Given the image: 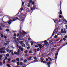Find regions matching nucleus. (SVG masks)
I'll return each mask as SVG.
<instances>
[{
  "instance_id": "nucleus-1",
  "label": "nucleus",
  "mask_w": 67,
  "mask_h": 67,
  "mask_svg": "<svg viewBox=\"0 0 67 67\" xmlns=\"http://www.w3.org/2000/svg\"><path fill=\"white\" fill-rule=\"evenodd\" d=\"M47 44H48V42H46L45 43H44V44H43L42 46V44L41 45V44H38V45L40 47L39 48L41 49L42 48H43V47H44L45 46V45H47Z\"/></svg>"
},
{
  "instance_id": "nucleus-2",
  "label": "nucleus",
  "mask_w": 67,
  "mask_h": 67,
  "mask_svg": "<svg viewBox=\"0 0 67 67\" xmlns=\"http://www.w3.org/2000/svg\"><path fill=\"white\" fill-rule=\"evenodd\" d=\"M16 19H17V18L16 17V18H13L12 19L9 20L8 21L9 24H10L11 23V22H13V21H15L16 20Z\"/></svg>"
},
{
  "instance_id": "nucleus-3",
  "label": "nucleus",
  "mask_w": 67,
  "mask_h": 67,
  "mask_svg": "<svg viewBox=\"0 0 67 67\" xmlns=\"http://www.w3.org/2000/svg\"><path fill=\"white\" fill-rule=\"evenodd\" d=\"M41 60V61H40V62H41L42 63H45V64H46V63H47V62H46V61H44L43 60H44V58H43L41 57L40 58Z\"/></svg>"
},
{
  "instance_id": "nucleus-4",
  "label": "nucleus",
  "mask_w": 67,
  "mask_h": 67,
  "mask_svg": "<svg viewBox=\"0 0 67 67\" xmlns=\"http://www.w3.org/2000/svg\"><path fill=\"white\" fill-rule=\"evenodd\" d=\"M55 30H54V32H53L52 35L51 37L50 38H49V39H47V40H49V39H51V38H52L53 36H54V33H55Z\"/></svg>"
},
{
  "instance_id": "nucleus-5",
  "label": "nucleus",
  "mask_w": 67,
  "mask_h": 67,
  "mask_svg": "<svg viewBox=\"0 0 67 67\" xmlns=\"http://www.w3.org/2000/svg\"><path fill=\"white\" fill-rule=\"evenodd\" d=\"M6 50L8 52H9V53H12L13 52V51L8 49H6Z\"/></svg>"
},
{
  "instance_id": "nucleus-6",
  "label": "nucleus",
  "mask_w": 67,
  "mask_h": 67,
  "mask_svg": "<svg viewBox=\"0 0 67 67\" xmlns=\"http://www.w3.org/2000/svg\"><path fill=\"white\" fill-rule=\"evenodd\" d=\"M64 37L65 38H63V40H64V42H65V41H66V40H67V39H66V38H67V36H64Z\"/></svg>"
},
{
  "instance_id": "nucleus-7",
  "label": "nucleus",
  "mask_w": 67,
  "mask_h": 67,
  "mask_svg": "<svg viewBox=\"0 0 67 67\" xmlns=\"http://www.w3.org/2000/svg\"><path fill=\"white\" fill-rule=\"evenodd\" d=\"M47 65L48 67H50V65H51V61H49L47 63Z\"/></svg>"
},
{
  "instance_id": "nucleus-8",
  "label": "nucleus",
  "mask_w": 67,
  "mask_h": 67,
  "mask_svg": "<svg viewBox=\"0 0 67 67\" xmlns=\"http://www.w3.org/2000/svg\"><path fill=\"white\" fill-rule=\"evenodd\" d=\"M60 50V48H58V49L57 50L58 51V52H57V53H55V56H57L58 55V52Z\"/></svg>"
},
{
  "instance_id": "nucleus-9",
  "label": "nucleus",
  "mask_w": 67,
  "mask_h": 67,
  "mask_svg": "<svg viewBox=\"0 0 67 67\" xmlns=\"http://www.w3.org/2000/svg\"><path fill=\"white\" fill-rule=\"evenodd\" d=\"M21 52V51L20 49H18V52H17V55H18L20 54V53Z\"/></svg>"
},
{
  "instance_id": "nucleus-10",
  "label": "nucleus",
  "mask_w": 67,
  "mask_h": 67,
  "mask_svg": "<svg viewBox=\"0 0 67 67\" xmlns=\"http://www.w3.org/2000/svg\"><path fill=\"white\" fill-rule=\"evenodd\" d=\"M22 33H23L22 34L24 36L25 35V34H26V32H24V31H22Z\"/></svg>"
},
{
  "instance_id": "nucleus-11",
  "label": "nucleus",
  "mask_w": 67,
  "mask_h": 67,
  "mask_svg": "<svg viewBox=\"0 0 67 67\" xmlns=\"http://www.w3.org/2000/svg\"><path fill=\"white\" fill-rule=\"evenodd\" d=\"M20 31H19V33H20V34L22 35V32H21V27H20Z\"/></svg>"
},
{
  "instance_id": "nucleus-12",
  "label": "nucleus",
  "mask_w": 67,
  "mask_h": 67,
  "mask_svg": "<svg viewBox=\"0 0 67 67\" xmlns=\"http://www.w3.org/2000/svg\"><path fill=\"white\" fill-rule=\"evenodd\" d=\"M20 38H22V36H20L19 38H17V41H19V40H20Z\"/></svg>"
},
{
  "instance_id": "nucleus-13",
  "label": "nucleus",
  "mask_w": 67,
  "mask_h": 67,
  "mask_svg": "<svg viewBox=\"0 0 67 67\" xmlns=\"http://www.w3.org/2000/svg\"><path fill=\"white\" fill-rule=\"evenodd\" d=\"M35 8H36V6L35 5V6H33V9L34 10H36V9H35Z\"/></svg>"
},
{
  "instance_id": "nucleus-14",
  "label": "nucleus",
  "mask_w": 67,
  "mask_h": 67,
  "mask_svg": "<svg viewBox=\"0 0 67 67\" xmlns=\"http://www.w3.org/2000/svg\"><path fill=\"white\" fill-rule=\"evenodd\" d=\"M19 43L21 44H22L23 43V41H19Z\"/></svg>"
},
{
  "instance_id": "nucleus-15",
  "label": "nucleus",
  "mask_w": 67,
  "mask_h": 67,
  "mask_svg": "<svg viewBox=\"0 0 67 67\" xmlns=\"http://www.w3.org/2000/svg\"><path fill=\"white\" fill-rule=\"evenodd\" d=\"M23 65V62H21L20 63V66H22Z\"/></svg>"
},
{
  "instance_id": "nucleus-16",
  "label": "nucleus",
  "mask_w": 67,
  "mask_h": 67,
  "mask_svg": "<svg viewBox=\"0 0 67 67\" xmlns=\"http://www.w3.org/2000/svg\"><path fill=\"white\" fill-rule=\"evenodd\" d=\"M21 21H22V22L24 21V18H22L21 19Z\"/></svg>"
},
{
  "instance_id": "nucleus-17",
  "label": "nucleus",
  "mask_w": 67,
  "mask_h": 67,
  "mask_svg": "<svg viewBox=\"0 0 67 67\" xmlns=\"http://www.w3.org/2000/svg\"><path fill=\"white\" fill-rule=\"evenodd\" d=\"M33 51H32L31 50H30L29 51V53H30V54H31L33 53Z\"/></svg>"
},
{
  "instance_id": "nucleus-18",
  "label": "nucleus",
  "mask_w": 67,
  "mask_h": 67,
  "mask_svg": "<svg viewBox=\"0 0 67 67\" xmlns=\"http://www.w3.org/2000/svg\"><path fill=\"white\" fill-rule=\"evenodd\" d=\"M25 53H28V51L27 50H25L24 51Z\"/></svg>"
},
{
  "instance_id": "nucleus-19",
  "label": "nucleus",
  "mask_w": 67,
  "mask_h": 67,
  "mask_svg": "<svg viewBox=\"0 0 67 67\" xmlns=\"http://www.w3.org/2000/svg\"><path fill=\"white\" fill-rule=\"evenodd\" d=\"M41 42H43V43H46V42H47V40H45L44 41H42Z\"/></svg>"
},
{
  "instance_id": "nucleus-20",
  "label": "nucleus",
  "mask_w": 67,
  "mask_h": 67,
  "mask_svg": "<svg viewBox=\"0 0 67 67\" xmlns=\"http://www.w3.org/2000/svg\"><path fill=\"white\" fill-rule=\"evenodd\" d=\"M54 43V42H52V41H51L49 42V43L50 44H53Z\"/></svg>"
},
{
  "instance_id": "nucleus-21",
  "label": "nucleus",
  "mask_w": 67,
  "mask_h": 67,
  "mask_svg": "<svg viewBox=\"0 0 67 67\" xmlns=\"http://www.w3.org/2000/svg\"><path fill=\"white\" fill-rule=\"evenodd\" d=\"M31 58H32V57H31L30 58L28 59H27L28 60H30L31 59Z\"/></svg>"
},
{
  "instance_id": "nucleus-22",
  "label": "nucleus",
  "mask_w": 67,
  "mask_h": 67,
  "mask_svg": "<svg viewBox=\"0 0 67 67\" xmlns=\"http://www.w3.org/2000/svg\"><path fill=\"white\" fill-rule=\"evenodd\" d=\"M31 58H32V57H31L30 58L28 59H27L28 60H30L31 59Z\"/></svg>"
},
{
  "instance_id": "nucleus-23",
  "label": "nucleus",
  "mask_w": 67,
  "mask_h": 67,
  "mask_svg": "<svg viewBox=\"0 0 67 67\" xmlns=\"http://www.w3.org/2000/svg\"><path fill=\"white\" fill-rule=\"evenodd\" d=\"M31 58H32V57H31L30 58L28 59H27L28 60H30L31 59Z\"/></svg>"
},
{
  "instance_id": "nucleus-24",
  "label": "nucleus",
  "mask_w": 67,
  "mask_h": 67,
  "mask_svg": "<svg viewBox=\"0 0 67 67\" xmlns=\"http://www.w3.org/2000/svg\"><path fill=\"white\" fill-rule=\"evenodd\" d=\"M5 59H4L3 61V64H5Z\"/></svg>"
},
{
  "instance_id": "nucleus-25",
  "label": "nucleus",
  "mask_w": 67,
  "mask_h": 67,
  "mask_svg": "<svg viewBox=\"0 0 67 67\" xmlns=\"http://www.w3.org/2000/svg\"><path fill=\"white\" fill-rule=\"evenodd\" d=\"M63 33H64V34H65V33H66V31L65 30H64L63 32Z\"/></svg>"
},
{
  "instance_id": "nucleus-26",
  "label": "nucleus",
  "mask_w": 67,
  "mask_h": 67,
  "mask_svg": "<svg viewBox=\"0 0 67 67\" xmlns=\"http://www.w3.org/2000/svg\"><path fill=\"white\" fill-rule=\"evenodd\" d=\"M26 62H27V60H26V59H25V60H24V63H26Z\"/></svg>"
},
{
  "instance_id": "nucleus-27",
  "label": "nucleus",
  "mask_w": 67,
  "mask_h": 67,
  "mask_svg": "<svg viewBox=\"0 0 67 67\" xmlns=\"http://www.w3.org/2000/svg\"><path fill=\"white\" fill-rule=\"evenodd\" d=\"M58 32V30H57V28H56V29H55V33H57Z\"/></svg>"
},
{
  "instance_id": "nucleus-28",
  "label": "nucleus",
  "mask_w": 67,
  "mask_h": 67,
  "mask_svg": "<svg viewBox=\"0 0 67 67\" xmlns=\"http://www.w3.org/2000/svg\"><path fill=\"white\" fill-rule=\"evenodd\" d=\"M17 65H20V62H17Z\"/></svg>"
},
{
  "instance_id": "nucleus-29",
  "label": "nucleus",
  "mask_w": 67,
  "mask_h": 67,
  "mask_svg": "<svg viewBox=\"0 0 67 67\" xmlns=\"http://www.w3.org/2000/svg\"><path fill=\"white\" fill-rule=\"evenodd\" d=\"M54 48H52L50 50V51L51 52H52V51H54Z\"/></svg>"
},
{
  "instance_id": "nucleus-30",
  "label": "nucleus",
  "mask_w": 67,
  "mask_h": 67,
  "mask_svg": "<svg viewBox=\"0 0 67 67\" xmlns=\"http://www.w3.org/2000/svg\"><path fill=\"white\" fill-rule=\"evenodd\" d=\"M1 37H3V34H1Z\"/></svg>"
},
{
  "instance_id": "nucleus-31",
  "label": "nucleus",
  "mask_w": 67,
  "mask_h": 67,
  "mask_svg": "<svg viewBox=\"0 0 67 67\" xmlns=\"http://www.w3.org/2000/svg\"><path fill=\"white\" fill-rule=\"evenodd\" d=\"M32 5H34V2L33 1L32 2Z\"/></svg>"
},
{
  "instance_id": "nucleus-32",
  "label": "nucleus",
  "mask_w": 67,
  "mask_h": 67,
  "mask_svg": "<svg viewBox=\"0 0 67 67\" xmlns=\"http://www.w3.org/2000/svg\"><path fill=\"white\" fill-rule=\"evenodd\" d=\"M60 14H62V10H60Z\"/></svg>"
},
{
  "instance_id": "nucleus-33",
  "label": "nucleus",
  "mask_w": 67,
  "mask_h": 67,
  "mask_svg": "<svg viewBox=\"0 0 67 67\" xmlns=\"http://www.w3.org/2000/svg\"><path fill=\"white\" fill-rule=\"evenodd\" d=\"M14 54H15V55H16V54H17V52H14Z\"/></svg>"
},
{
  "instance_id": "nucleus-34",
  "label": "nucleus",
  "mask_w": 67,
  "mask_h": 67,
  "mask_svg": "<svg viewBox=\"0 0 67 67\" xmlns=\"http://www.w3.org/2000/svg\"><path fill=\"white\" fill-rule=\"evenodd\" d=\"M3 54H4V53H5V51H2Z\"/></svg>"
},
{
  "instance_id": "nucleus-35",
  "label": "nucleus",
  "mask_w": 67,
  "mask_h": 67,
  "mask_svg": "<svg viewBox=\"0 0 67 67\" xmlns=\"http://www.w3.org/2000/svg\"><path fill=\"white\" fill-rule=\"evenodd\" d=\"M19 36H20V34L18 33L17 34V37H19Z\"/></svg>"
},
{
  "instance_id": "nucleus-36",
  "label": "nucleus",
  "mask_w": 67,
  "mask_h": 67,
  "mask_svg": "<svg viewBox=\"0 0 67 67\" xmlns=\"http://www.w3.org/2000/svg\"><path fill=\"white\" fill-rule=\"evenodd\" d=\"M6 31H7V32H8L9 31V29H7L6 30Z\"/></svg>"
},
{
  "instance_id": "nucleus-37",
  "label": "nucleus",
  "mask_w": 67,
  "mask_h": 67,
  "mask_svg": "<svg viewBox=\"0 0 67 67\" xmlns=\"http://www.w3.org/2000/svg\"><path fill=\"white\" fill-rule=\"evenodd\" d=\"M6 56H7V57H8L9 56V54H6Z\"/></svg>"
},
{
  "instance_id": "nucleus-38",
  "label": "nucleus",
  "mask_w": 67,
  "mask_h": 67,
  "mask_svg": "<svg viewBox=\"0 0 67 67\" xmlns=\"http://www.w3.org/2000/svg\"><path fill=\"white\" fill-rule=\"evenodd\" d=\"M21 48H22V47H21V46H19V49H21Z\"/></svg>"
},
{
  "instance_id": "nucleus-39",
  "label": "nucleus",
  "mask_w": 67,
  "mask_h": 67,
  "mask_svg": "<svg viewBox=\"0 0 67 67\" xmlns=\"http://www.w3.org/2000/svg\"><path fill=\"white\" fill-rule=\"evenodd\" d=\"M8 44H9L8 43L7 44V43H4V44L5 45H8Z\"/></svg>"
},
{
  "instance_id": "nucleus-40",
  "label": "nucleus",
  "mask_w": 67,
  "mask_h": 67,
  "mask_svg": "<svg viewBox=\"0 0 67 67\" xmlns=\"http://www.w3.org/2000/svg\"><path fill=\"white\" fill-rule=\"evenodd\" d=\"M60 10H61V3H60Z\"/></svg>"
},
{
  "instance_id": "nucleus-41",
  "label": "nucleus",
  "mask_w": 67,
  "mask_h": 67,
  "mask_svg": "<svg viewBox=\"0 0 67 67\" xmlns=\"http://www.w3.org/2000/svg\"><path fill=\"white\" fill-rule=\"evenodd\" d=\"M35 47H38V46L35 45Z\"/></svg>"
},
{
  "instance_id": "nucleus-42",
  "label": "nucleus",
  "mask_w": 67,
  "mask_h": 67,
  "mask_svg": "<svg viewBox=\"0 0 67 67\" xmlns=\"http://www.w3.org/2000/svg\"><path fill=\"white\" fill-rule=\"evenodd\" d=\"M19 58H17V61H18V62H19Z\"/></svg>"
},
{
  "instance_id": "nucleus-43",
  "label": "nucleus",
  "mask_w": 67,
  "mask_h": 67,
  "mask_svg": "<svg viewBox=\"0 0 67 67\" xmlns=\"http://www.w3.org/2000/svg\"><path fill=\"white\" fill-rule=\"evenodd\" d=\"M22 61H23V58H21L20 59Z\"/></svg>"
},
{
  "instance_id": "nucleus-44",
  "label": "nucleus",
  "mask_w": 67,
  "mask_h": 67,
  "mask_svg": "<svg viewBox=\"0 0 67 67\" xmlns=\"http://www.w3.org/2000/svg\"><path fill=\"white\" fill-rule=\"evenodd\" d=\"M31 45H34V42H32L31 43Z\"/></svg>"
},
{
  "instance_id": "nucleus-45",
  "label": "nucleus",
  "mask_w": 67,
  "mask_h": 67,
  "mask_svg": "<svg viewBox=\"0 0 67 67\" xmlns=\"http://www.w3.org/2000/svg\"><path fill=\"white\" fill-rule=\"evenodd\" d=\"M30 47L29 46L27 47V49H30Z\"/></svg>"
},
{
  "instance_id": "nucleus-46",
  "label": "nucleus",
  "mask_w": 67,
  "mask_h": 67,
  "mask_svg": "<svg viewBox=\"0 0 67 67\" xmlns=\"http://www.w3.org/2000/svg\"><path fill=\"white\" fill-rule=\"evenodd\" d=\"M5 47H4L2 48V50H5Z\"/></svg>"
},
{
  "instance_id": "nucleus-47",
  "label": "nucleus",
  "mask_w": 67,
  "mask_h": 67,
  "mask_svg": "<svg viewBox=\"0 0 67 67\" xmlns=\"http://www.w3.org/2000/svg\"><path fill=\"white\" fill-rule=\"evenodd\" d=\"M14 36H16V34H15V33H14Z\"/></svg>"
},
{
  "instance_id": "nucleus-48",
  "label": "nucleus",
  "mask_w": 67,
  "mask_h": 67,
  "mask_svg": "<svg viewBox=\"0 0 67 67\" xmlns=\"http://www.w3.org/2000/svg\"><path fill=\"white\" fill-rule=\"evenodd\" d=\"M40 51V49L39 48H38L37 49V51Z\"/></svg>"
},
{
  "instance_id": "nucleus-49",
  "label": "nucleus",
  "mask_w": 67,
  "mask_h": 67,
  "mask_svg": "<svg viewBox=\"0 0 67 67\" xmlns=\"http://www.w3.org/2000/svg\"><path fill=\"white\" fill-rule=\"evenodd\" d=\"M57 37V35H55V36L54 38H56Z\"/></svg>"
},
{
  "instance_id": "nucleus-50",
  "label": "nucleus",
  "mask_w": 67,
  "mask_h": 67,
  "mask_svg": "<svg viewBox=\"0 0 67 67\" xmlns=\"http://www.w3.org/2000/svg\"><path fill=\"white\" fill-rule=\"evenodd\" d=\"M23 49H24L23 48H22L20 50H21V51H23Z\"/></svg>"
},
{
  "instance_id": "nucleus-51",
  "label": "nucleus",
  "mask_w": 67,
  "mask_h": 67,
  "mask_svg": "<svg viewBox=\"0 0 67 67\" xmlns=\"http://www.w3.org/2000/svg\"><path fill=\"white\" fill-rule=\"evenodd\" d=\"M38 42H36V45H38V46H38V44H38Z\"/></svg>"
},
{
  "instance_id": "nucleus-52",
  "label": "nucleus",
  "mask_w": 67,
  "mask_h": 67,
  "mask_svg": "<svg viewBox=\"0 0 67 67\" xmlns=\"http://www.w3.org/2000/svg\"><path fill=\"white\" fill-rule=\"evenodd\" d=\"M53 20L54 22L55 23H56V21H57V20H54V19H53Z\"/></svg>"
},
{
  "instance_id": "nucleus-53",
  "label": "nucleus",
  "mask_w": 67,
  "mask_h": 67,
  "mask_svg": "<svg viewBox=\"0 0 67 67\" xmlns=\"http://www.w3.org/2000/svg\"><path fill=\"white\" fill-rule=\"evenodd\" d=\"M32 1L31 0L29 1V2L30 3H32Z\"/></svg>"
},
{
  "instance_id": "nucleus-54",
  "label": "nucleus",
  "mask_w": 67,
  "mask_h": 67,
  "mask_svg": "<svg viewBox=\"0 0 67 67\" xmlns=\"http://www.w3.org/2000/svg\"><path fill=\"white\" fill-rule=\"evenodd\" d=\"M0 66H2V63L0 62Z\"/></svg>"
},
{
  "instance_id": "nucleus-55",
  "label": "nucleus",
  "mask_w": 67,
  "mask_h": 67,
  "mask_svg": "<svg viewBox=\"0 0 67 67\" xmlns=\"http://www.w3.org/2000/svg\"><path fill=\"white\" fill-rule=\"evenodd\" d=\"M12 62H13V63H15V60H13L12 61Z\"/></svg>"
},
{
  "instance_id": "nucleus-56",
  "label": "nucleus",
  "mask_w": 67,
  "mask_h": 67,
  "mask_svg": "<svg viewBox=\"0 0 67 67\" xmlns=\"http://www.w3.org/2000/svg\"><path fill=\"white\" fill-rule=\"evenodd\" d=\"M24 4V2H22V5H23Z\"/></svg>"
},
{
  "instance_id": "nucleus-57",
  "label": "nucleus",
  "mask_w": 67,
  "mask_h": 67,
  "mask_svg": "<svg viewBox=\"0 0 67 67\" xmlns=\"http://www.w3.org/2000/svg\"><path fill=\"white\" fill-rule=\"evenodd\" d=\"M46 61H49V60H48V59H47V58H46Z\"/></svg>"
},
{
  "instance_id": "nucleus-58",
  "label": "nucleus",
  "mask_w": 67,
  "mask_h": 67,
  "mask_svg": "<svg viewBox=\"0 0 67 67\" xmlns=\"http://www.w3.org/2000/svg\"><path fill=\"white\" fill-rule=\"evenodd\" d=\"M26 10H27V12H28V11H29V8H27L26 9Z\"/></svg>"
},
{
  "instance_id": "nucleus-59",
  "label": "nucleus",
  "mask_w": 67,
  "mask_h": 67,
  "mask_svg": "<svg viewBox=\"0 0 67 67\" xmlns=\"http://www.w3.org/2000/svg\"><path fill=\"white\" fill-rule=\"evenodd\" d=\"M20 10L22 11L23 10V8H21L20 9Z\"/></svg>"
},
{
  "instance_id": "nucleus-60",
  "label": "nucleus",
  "mask_w": 67,
  "mask_h": 67,
  "mask_svg": "<svg viewBox=\"0 0 67 67\" xmlns=\"http://www.w3.org/2000/svg\"><path fill=\"white\" fill-rule=\"evenodd\" d=\"M34 59H35V60L36 59H37V58H36V57H34Z\"/></svg>"
},
{
  "instance_id": "nucleus-61",
  "label": "nucleus",
  "mask_w": 67,
  "mask_h": 67,
  "mask_svg": "<svg viewBox=\"0 0 67 67\" xmlns=\"http://www.w3.org/2000/svg\"><path fill=\"white\" fill-rule=\"evenodd\" d=\"M63 41V39H61L60 40V41H59V42H61V41Z\"/></svg>"
},
{
  "instance_id": "nucleus-62",
  "label": "nucleus",
  "mask_w": 67,
  "mask_h": 67,
  "mask_svg": "<svg viewBox=\"0 0 67 67\" xmlns=\"http://www.w3.org/2000/svg\"><path fill=\"white\" fill-rule=\"evenodd\" d=\"M57 34L58 35H60V33L59 32Z\"/></svg>"
},
{
  "instance_id": "nucleus-63",
  "label": "nucleus",
  "mask_w": 67,
  "mask_h": 67,
  "mask_svg": "<svg viewBox=\"0 0 67 67\" xmlns=\"http://www.w3.org/2000/svg\"><path fill=\"white\" fill-rule=\"evenodd\" d=\"M27 55H28V54H26L25 55V56H27Z\"/></svg>"
},
{
  "instance_id": "nucleus-64",
  "label": "nucleus",
  "mask_w": 67,
  "mask_h": 67,
  "mask_svg": "<svg viewBox=\"0 0 67 67\" xmlns=\"http://www.w3.org/2000/svg\"><path fill=\"white\" fill-rule=\"evenodd\" d=\"M0 53L1 54H2L3 53V52H2V51H1L0 52Z\"/></svg>"
}]
</instances>
